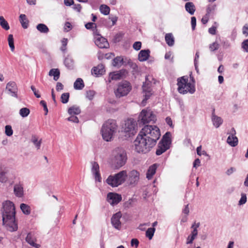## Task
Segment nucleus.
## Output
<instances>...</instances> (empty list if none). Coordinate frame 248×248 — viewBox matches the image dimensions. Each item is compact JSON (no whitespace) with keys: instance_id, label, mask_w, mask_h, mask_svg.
Listing matches in <instances>:
<instances>
[{"instance_id":"1","label":"nucleus","mask_w":248,"mask_h":248,"mask_svg":"<svg viewBox=\"0 0 248 248\" xmlns=\"http://www.w3.org/2000/svg\"><path fill=\"white\" fill-rule=\"evenodd\" d=\"M160 136V130L156 126L145 125L134 141L136 151L144 154L149 152L155 145Z\"/></svg>"},{"instance_id":"2","label":"nucleus","mask_w":248,"mask_h":248,"mask_svg":"<svg viewBox=\"0 0 248 248\" xmlns=\"http://www.w3.org/2000/svg\"><path fill=\"white\" fill-rule=\"evenodd\" d=\"M15 207L14 203L10 201L3 204L2 220L3 225L10 232L16 231L18 229L17 223L15 219Z\"/></svg>"},{"instance_id":"3","label":"nucleus","mask_w":248,"mask_h":248,"mask_svg":"<svg viewBox=\"0 0 248 248\" xmlns=\"http://www.w3.org/2000/svg\"><path fill=\"white\" fill-rule=\"evenodd\" d=\"M117 128L118 125L115 120L109 119L107 121L103 124L101 129L103 139L107 141H110Z\"/></svg>"},{"instance_id":"4","label":"nucleus","mask_w":248,"mask_h":248,"mask_svg":"<svg viewBox=\"0 0 248 248\" xmlns=\"http://www.w3.org/2000/svg\"><path fill=\"white\" fill-rule=\"evenodd\" d=\"M126 160V154L123 149L117 148L113 151L111 162L114 168H120L125 164Z\"/></svg>"},{"instance_id":"5","label":"nucleus","mask_w":248,"mask_h":248,"mask_svg":"<svg viewBox=\"0 0 248 248\" xmlns=\"http://www.w3.org/2000/svg\"><path fill=\"white\" fill-rule=\"evenodd\" d=\"M178 91L180 93L185 94L187 93H193L195 91L194 84L188 82L187 76H183L177 79Z\"/></svg>"},{"instance_id":"6","label":"nucleus","mask_w":248,"mask_h":248,"mask_svg":"<svg viewBox=\"0 0 248 248\" xmlns=\"http://www.w3.org/2000/svg\"><path fill=\"white\" fill-rule=\"evenodd\" d=\"M127 176L126 170H122L114 175H109L106 180V183L111 186L114 187L124 183Z\"/></svg>"},{"instance_id":"7","label":"nucleus","mask_w":248,"mask_h":248,"mask_svg":"<svg viewBox=\"0 0 248 248\" xmlns=\"http://www.w3.org/2000/svg\"><path fill=\"white\" fill-rule=\"evenodd\" d=\"M171 144V133L167 132L163 136L161 140L159 142L155 154L160 155L165 152L170 147Z\"/></svg>"},{"instance_id":"8","label":"nucleus","mask_w":248,"mask_h":248,"mask_svg":"<svg viewBox=\"0 0 248 248\" xmlns=\"http://www.w3.org/2000/svg\"><path fill=\"white\" fill-rule=\"evenodd\" d=\"M155 84V79L151 76L146 77L145 82L142 86L143 92L144 94V99L142 101V104L144 106L147 100L153 94L152 85V83Z\"/></svg>"},{"instance_id":"9","label":"nucleus","mask_w":248,"mask_h":248,"mask_svg":"<svg viewBox=\"0 0 248 248\" xmlns=\"http://www.w3.org/2000/svg\"><path fill=\"white\" fill-rule=\"evenodd\" d=\"M132 90L131 84L127 81H123L118 85L117 90L115 91V95L118 97L127 95Z\"/></svg>"},{"instance_id":"10","label":"nucleus","mask_w":248,"mask_h":248,"mask_svg":"<svg viewBox=\"0 0 248 248\" xmlns=\"http://www.w3.org/2000/svg\"><path fill=\"white\" fill-rule=\"evenodd\" d=\"M137 124L134 119L130 118L125 121L123 127L124 131L127 133L129 136L134 135L136 133Z\"/></svg>"},{"instance_id":"11","label":"nucleus","mask_w":248,"mask_h":248,"mask_svg":"<svg viewBox=\"0 0 248 248\" xmlns=\"http://www.w3.org/2000/svg\"><path fill=\"white\" fill-rule=\"evenodd\" d=\"M141 122L144 124H147L153 122L155 123L156 120L155 116L153 112L150 110L143 109L141 111L140 114Z\"/></svg>"},{"instance_id":"12","label":"nucleus","mask_w":248,"mask_h":248,"mask_svg":"<svg viewBox=\"0 0 248 248\" xmlns=\"http://www.w3.org/2000/svg\"><path fill=\"white\" fill-rule=\"evenodd\" d=\"M121 195L113 192H109L107 195V201L112 205L117 204L122 201Z\"/></svg>"},{"instance_id":"13","label":"nucleus","mask_w":248,"mask_h":248,"mask_svg":"<svg viewBox=\"0 0 248 248\" xmlns=\"http://www.w3.org/2000/svg\"><path fill=\"white\" fill-rule=\"evenodd\" d=\"M122 216L121 212H118L114 214L111 218L112 225L114 228L118 230H120L122 227V223L120 221Z\"/></svg>"},{"instance_id":"14","label":"nucleus","mask_w":248,"mask_h":248,"mask_svg":"<svg viewBox=\"0 0 248 248\" xmlns=\"http://www.w3.org/2000/svg\"><path fill=\"white\" fill-rule=\"evenodd\" d=\"M235 130L234 128L231 129V135H230L227 138V143L232 147H235L238 144V139L235 136Z\"/></svg>"},{"instance_id":"15","label":"nucleus","mask_w":248,"mask_h":248,"mask_svg":"<svg viewBox=\"0 0 248 248\" xmlns=\"http://www.w3.org/2000/svg\"><path fill=\"white\" fill-rule=\"evenodd\" d=\"M97 35L98 37H95V40L96 45L101 48H107L109 44L107 39L101 36L100 34Z\"/></svg>"},{"instance_id":"16","label":"nucleus","mask_w":248,"mask_h":248,"mask_svg":"<svg viewBox=\"0 0 248 248\" xmlns=\"http://www.w3.org/2000/svg\"><path fill=\"white\" fill-rule=\"evenodd\" d=\"M26 242L29 243L31 246L35 247V248H39L40 247L39 244L36 243V238L34 234L32 232L28 233L26 238Z\"/></svg>"},{"instance_id":"17","label":"nucleus","mask_w":248,"mask_h":248,"mask_svg":"<svg viewBox=\"0 0 248 248\" xmlns=\"http://www.w3.org/2000/svg\"><path fill=\"white\" fill-rule=\"evenodd\" d=\"M92 171L94 175L95 180L101 182V177L99 172V166L97 162H93V163Z\"/></svg>"},{"instance_id":"18","label":"nucleus","mask_w":248,"mask_h":248,"mask_svg":"<svg viewBox=\"0 0 248 248\" xmlns=\"http://www.w3.org/2000/svg\"><path fill=\"white\" fill-rule=\"evenodd\" d=\"M139 172L136 170H133L130 171L129 174V181L130 185L136 184L139 180Z\"/></svg>"},{"instance_id":"19","label":"nucleus","mask_w":248,"mask_h":248,"mask_svg":"<svg viewBox=\"0 0 248 248\" xmlns=\"http://www.w3.org/2000/svg\"><path fill=\"white\" fill-rule=\"evenodd\" d=\"M105 72V66L102 64H99L97 66L93 67L92 70V74L96 76L102 75Z\"/></svg>"},{"instance_id":"20","label":"nucleus","mask_w":248,"mask_h":248,"mask_svg":"<svg viewBox=\"0 0 248 248\" xmlns=\"http://www.w3.org/2000/svg\"><path fill=\"white\" fill-rule=\"evenodd\" d=\"M6 89L12 93V96L17 97V88L15 82H9L6 85Z\"/></svg>"},{"instance_id":"21","label":"nucleus","mask_w":248,"mask_h":248,"mask_svg":"<svg viewBox=\"0 0 248 248\" xmlns=\"http://www.w3.org/2000/svg\"><path fill=\"white\" fill-rule=\"evenodd\" d=\"M14 192L16 196L22 197L24 194L23 185L21 184H17L14 186Z\"/></svg>"},{"instance_id":"22","label":"nucleus","mask_w":248,"mask_h":248,"mask_svg":"<svg viewBox=\"0 0 248 248\" xmlns=\"http://www.w3.org/2000/svg\"><path fill=\"white\" fill-rule=\"evenodd\" d=\"M157 168L156 164H154L149 167L146 173V177L148 179L150 180L152 178L153 175L155 173Z\"/></svg>"},{"instance_id":"23","label":"nucleus","mask_w":248,"mask_h":248,"mask_svg":"<svg viewBox=\"0 0 248 248\" xmlns=\"http://www.w3.org/2000/svg\"><path fill=\"white\" fill-rule=\"evenodd\" d=\"M149 50H141L138 55V59L140 61L143 62L147 60L150 56Z\"/></svg>"},{"instance_id":"24","label":"nucleus","mask_w":248,"mask_h":248,"mask_svg":"<svg viewBox=\"0 0 248 248\" xmlns=\"http://www.w3.org/2000/svg\"><path fill=\"white\" fill-rule=\"evenodd\" d=\"M186 10L191 15L194 14L196 8L194 4L192 2H187L185 4Z\"/></svg>"},{"instance_id":"25","label":"nucleus","mask_w":248,"mask_h":248,"mask_svg":"<svg viewBox=\"0 0 248 248\" xmlns=\"http://www.w3.org/2000/svg\"><path fill=\"white\" fill-rule=\"evenodd\" d=\"M19 21L21 24L22 27L24 29H27L28 27L29 21L25 15L21 14L20 15Z\"/></svg>"},{"instance_id":"26","label":"nucleus","mask_w":248,"mask_h":248,"mask_svg":"<svg viewBox=\"0 0 248 248\" xmlns=\"http://www.w3.org/2000/svg\"><path fill=\"white\" fill-rule=\"evenodd\" d=\"M48 75L49 76H53L54 80L57 81L60 78V72L57 68H53L49 71Z\"/></svg>"},{"instance_id":"27","label":"nucleus","mask_w":248,"mask_h":248,"mask_svg":"<svg viewBox=\"0 0 248 248\" xmlns=\"http://www.w3.org/2000/svg\"><path fill=\"white\" fill-rule=\"evenodd\" d=\"M165 39L166 43L169 46H171L174 44V39L171 33H168L166 34Z\"/></svg>"},{"instance_id":"28","label":"nucleus","mask_w":248,"mask_h":248,"mask_svg":"<svg viewBox=\"0 0 248 248\" xmlns=\"http://www.w3.org/2000/svg\"><path fill=\"white\" fill-rule=\"evenodd\" d=\"M122 75L118 72H112L109 74L108 77V82H110L111 80H118L121 78Z\"/></svg>"},{"instance_id":"29","label":"nucleus","mask_w":248,"mask_h":248,"mask_svg":"<svg viewBox=\"0 0 248 248\" xmlns=\"http://www.w3.org/2000/svg\"><path fill=\"white\" fill-rule=\"evenodd\" d=\"M74 87L76 90L82 89L84 87L83 80L80 78H78L74 82Z\"/></svg>"},{"instance_id":"30","label":"nucleus","mask_w":248,"mask_h":248,"mask_svg":"<svg viewBox=\"0 0 248 248\" xmlns=\"http://www.w3.org/2000/svg\"><path fill=\"white\" fill-rule=\"evenodd\" d=\"M7 173V170L6 169H0V182L1 183H5L8 180V178L6 176Z\"/></svg>"},{"instance_id":"31","label":"nucleus","mask_w":248,"mask_h":248,"mask_svg":"<svg viewBox=\"0 0 248 248\" xmlns=\"http://www.w3.org/2000/svg\"><path fill=\"white\" fill-rule=\"evenodd\" d=\"M212 121L213 123V124L217 127H218L222 123L223 121L222 119L217 117L214 114H213L212 116Z\"/></svg>"},{"instance_id":"32","label":"nucleus","mask_w":248,"mask_h":248,"mask_svg":"<svg viewBox=\"0 0 248 248\" xmlns=\"http://www.w3.org/2000/svg\"><path fill=\"white\" fill-rule=\"evenodd\" d=\"M68 112L70 115H72L79 114L81 111L79 107L73 106L68 109Z\"/></svg>"},{"instance_id":"33","label":"nucleus","mask_w":248,"mask_h":248,"mask_svg":"<svg viewBox=\"0 0 248 248\" xmlns=\"http://www.w3.org/2000/svg\"><path fill=\"white\" fill-rule=\"evenodd\" d=\"M37 29L42 33H47L49 31V29L44 24H39L36 27Z\"/></svg>"},{"instance_id":"34","label":"nucleus","mask_w":248,"mask_h":248,"mask_svg":"<svg viewBox=\"0 0 248 248\" xmlns=\"http://www.w3.org/2000/svg\"><path fill=\"white\" fill-rule=\"evenodd\" d=\"M0 25L3 29L6 31L10 29L8 23L2 16H0Z\"/></svg>"},{"instance_id":"35","label":"nucleus","mask_w":248,"mask_h":248,"mask_svg":"<svg viewBox=\"0 0 248 248\" xmlns=\"http://www.w3.org/2000/svg\"><path fill=\"white\" fill-rule=\"evenodd\" d=\"M20 209L23 213L26 215H29L31 213L30 207L25 203H21L20 204Z\"/></svg>"},{"instance_id":"36","label":"nucleus","mask_w":248,"mask_h":248,"mask_svg":"<svg viewBox=\"0 0 248 248\" xmlns=\"http://www.w3.org/2000/svg\"><path fill=\"white\" fill-rule=\"evenodd\" d=\"M100 11L104 15H108L109 13L110 8L106 5H101L100 7Z\"/></svg>"},{"instance_id":"37","label":"nucleus","mask_w":248,"mask_h":248,"mask_svg":"<svg viewBox=\"0 0 248 248\" xmlns=\"http://www.w3.org/2000/svg\"><path fill=\"white\" fill-rule=\"evenodd\" d=\"M155 230V228H148L146 232V236L150 240L152 239L154 236Z\"/></svg>"},{"instance_id":"38","label":"nucleus","mask_w":248,"mask_h":248,"mask_svg":"<svg viewBox=\"0 0 248 248\" xmlns=\"http://www.w3.org/2000/svg\"><path fill=\"white\" fill-rule=\"evenodd\" d=\"M9 46L11 50L13 51L15 49L14 38L12 34H9L8 38Z\"/></svg>"},{"instance_id":"39","label":"nucleus","mask_w":248,"mask_h":248,"mask_svg":"<svg viewBox=\"0 0 248 248\" xmlns=\"http://www.w3.org/2000/svg\"><path fill=\"white\" fill-rule=\"evenodd\" d=\"M30 110L27 108H23L20 109L19 114L22 117H26L30 114Z\"/></svg>"},{"instance_id":"40","label":"nucleus","mask_w":248,"mask_h":248,"mask_svg":"<svg viewBox=\"0 0 248 248\" xmlns=\"http://www.w3.org/2000/svg\"><path fill=\"white\" fill-rule=\"evenodd\" d=\"M199 226L200 223H196L195 222L191 227L192 228H193V230L192 231L191 235L195 238L198 234L197 228L199 227Z\"/></svg>"},{"instance_id":"41","label":"nucleus","mask_w":248,"mask_h":248,"mask_svg":"<svg viewBox=\"0 0 248 248\" xmlns=\"http://www.w3.org/2000/svg\"><path fill=\"white\" fill-rule=\"evenodd\" d=\"M69 96L70 95L68 93H62L61 97L62 102L63 104L67 103L69 100Z\"/></svg>"},{"instance_id":"42","label":"nucleus","mask_w":248,"mask_h":248,"mask_svg":"<svg viewBox=\"0 0 248 248\" xmlns=\"http://www.w3.org/2000/svg\"><path fill=\"white\" fill-rule=\"evenodd\" d=\"M95 94V91L89 90L86 92V97L90 100H92Z\"/></svg>"},{"instance_id":"43","label":"nucleus","mask_w":248,"mask_h":248,"mask_svg":"<svg viewBox=\"0 0 248 248\" xmlns=\"http://www.w3.org/2000/svg\"><path fill=\"white\" fill-rule=\"evenodd\" d=\"M32 142L36 146L37 148L39 149L41 146V140L38 141V139L36 136H33L31 139Z\"/></svg>"},{"instance_id":"44","label":"nucleus","mask_w":248,"mask_h":248,"mask_svg":"<svg viewBox=\"0 0 248 248\" xmlns=\"http://www.w3.org/2000/svg\"><path fill=\"white\" fill-rule=\"evenodd\" d=\"M62 42V46L61 47V50L64 52L66 49V46L67 45L68 40L66 38H63L61 41Z\"/></svg>"},{"instance_id":"45","label":"nucleus","mask_w":248,"mask_h":248,"mask_svg":"<svg viewBox=\"0 0 248 248\" xmlns=\"http://www.w3.org/2000/svg\"><path fill=\"white\" fill-rule=\"evenodd\" d=\"M13 131L11 126L7 125L5 126V134L8 136H11L13 135Z\"/></svg>"},{"instance_id":"46","label":"nucleus","mask_w":248,"mask_h":248,"mask_svg":"<svg viewBox=\"0 0 248 248\" xmlns=\"http://www.w3.org/2000/svg\"><path fill=\"white\" fill-rule=\"evenodd\" d=\"M216 5H209L206 9V14L210 16V14L215 10L216 8Z\"/></svg>"},{"instance_id":"47","label":"nucleus","mask_w":248,"mask_h":248,"mask_svg":"<svg viewBox=\"0 0 248 248\" xmlns=\"http://www.w3.org/2000/svg\"><path fill=\"white\" fill-rule=\"evenodd\" d=\"M219 48V44L217 42H214L209 46V49L211 51H214L218 49Z\"/></svg>"},{"instance_id":"48","label":"nucleus","mask_w":248,"mask_h":248,"mask_svg":"<svg viewBox=\"0 0 248 248\" xmlns=\"http://www.w3.org/2000/svg\"><path fill=\"white\" fill-rule=\"evenodd\" d=\"M123 62V59L120 57H117L113 59V65L114 66H116L119 65V63H121Z\"/></svg>"},{"instance_id":"49","label":"nucleus","mask_w":248,"mask_h":248,"mask_svg":"<svg viewBox=\"0 0 248 248\" xmlns=\"http://www.w3.org/2000/svg\"><path fill=\"white\" fill-rule=\"evenodd\" d=\"M86 28L88 30L94 29V28H96V24L93 22H89L85 24V25Z\"/></svg>"},{"instance_id":"50","label":"nucleus","mask_w":248,"mask_h":248,"mask_svg":"<svg viewBox=\"0 0 248 248\" xmlns=\"http://www.w3.org/2000/svg\"><path fill=\"white\" fill-rule=\"evenodd\" d=\"M68 121H71L74 123H78V118L75 116V115H72L70 116L68 119Z\"/></svg>"},{"instance_id":"51","label":"nucleus","mask_w":248,"mask_h":248,"mask_svg":"<svg viewBox=\"0 0 248 248\" xmlns=\"http://www.w3.org/2000/svg\"><path fill=\"white\" fill-rule=\"evenodd\" d=\"M133 48L136 50H139L141 47V43L140 42H136L133 46Z\"/></svg>"},{"instance_id":"52","label":"nucleus","mask_w":248,"mask_h":248,"mask_svg":"<svg viewBox=\"0 0 248 248\" xmlns=\"http://www.w3.org/2000/svg\"><path fill=\"white\" fill-rule=\"evenodd\" d=\"M247 202V197L246 194H242L241 198L239 202V204H243Z\"/></svg>"},{"instance_id":"53","label":"nucleus","mask_w":248,"mask_h":248,"mask_svg":"<svg viewBox=\"0 0 248 248\" xmlns=\"http://www.w3.org/2000/svg\"><path fill=\"white\" fill-rule=\"evenodd\" d=\"M191 24L192 30H194L196 26V18L195 17L192 16L191 18Z\"/></svg>"},{"instance_id":"54","label":"nucleus","mask_w":248,"mask_h":248,"mask_svg":"<svg viewBox=\"0 0 248 248\" xmlns=\"http://www.w3.org/2000/svg\"><path fill=\"white\" fill-rule=\"evenodd\" d=\"M242 47L247 52H248V39L245 40L242 43Z\"/></svg>"},{"instance_id":"55","label":"nucleus","mask_w":248,"mask_h":248,"mask_svg":"<svg viewBox=\"0 0 248 248\" xmlns=\"http://www.w3.org/2000/svg\"><path fill=\"white\" fill-rule=\"evenodd\" d=\"M31 89L33 92L34 94L37 98H40L41 97L40 94L39 93L38 91H37L34 86H31Z\"/></svg>"},{"instance_id":"56","label":"nucleus","mask_w":248,"mask_h":248,"mask_svg":"<svg viewBox=\"0 0 248 248\" xmlns=\"http://www.w3.org/2000/svg\"><path fill=\"white\" fill-rule=\"evenodd\" d=\"M40 104L43 107L44 109V110L46 112H45V115H46L47 114V112H48V109H47V105H46V102L45 101H44V100H42L40 102Z\"/></svg>"},{"instance_id":"57","label":"nucleus","mask_w":248,"mask_h":248,"mask_svg":"<svg viewBox=\"0 0 248 248\" xmlns=\"http://www.w3.org/2000/svg\"><path fill=\"white\" fill-rule=\"evenodd\" d=\"M209 15H208L207 14H205L202 18V22L203 24H206L208 20H209Z\"/></svg>"},{"instance_id":"58","label":"nucleus","mask_w":248,"mask_h":248,"mask_svg":"<svg viewBox=\"0 0 248 248\" xmlns=\"http://www.w3.org/2000/svg\"><path fill=\"white\" fill-rule=\"evenodd\" d=\"M166 122L170 127L173 128L174 125H173L171 119L170 117H167L166 118Z\"/></svg>"},{"instance_id":"59","label":"nucleus","mask_w":248,"mask_h":248,"mask_svg":"<svg viewBox=\"0 0 248 248\" xmlns=\"http://www.w3.org/2000/svg\"><path fill=\"white\" fill-rule=\"evenodd\" d=\"M56 89L58 92L62 91L63 89V85L61 82H57L56 84Z\"/></svg>"},{"instance_id":"60","label":"nucleus","mask_w":248,"mask_h":248,"mask_svg":"<svg viewBox=\"0 0 248 248\" xmlns=\"http://www.w3.org/2000/svg\"><path fill=\"white\" fill-rule=\"evenodd\" d=\"M195 239V237H193L191 235H190L188 236L187 238L186 244H192L193 243V241Z\"/></svg>"},{"instance_id":"61","label":"nucleus","mask_w":248,"mask_h":248,"mask_svg":"<svg viewBox=\"0 0 248 248\" xmlns=\"http://www.w3.org/2000/svg\"><path fill=\"white\" fill-rule=\"evenodd\" d=\"M216 27L213 26L209 29L208 31L211 34L215 35L216 33Z\"/></svg>"},{"instance_id":"62","label":"nucleus","mask_w":248,"mask_h":248,"mask_svg":"<svg viewBox=\"0 0 248 248\" xmlns=\"http://www.w3.org/2000/svg\"><path fill=\"white\" fill-rule=\"evenodd\" d=\"M65 30H66L67 31H70L72 29V25L69 22H67L65 24Z\"/></svg>"},{"instance_id":"63","label":"nucleus","mask_w":248,"mask_h":248,"mask_svg":"<svg viewBox=\"0 0 248 248\" xmlns=\"http://www.w3.org/2000/svg\"><path fill=\"white\" fill-rule=\"evenodd\" d=\"M109 19L111 20V21L112 22V26H114L116 24V22L118 20V17L114 16H111L109 17Z\"/></svg>"},{"instance_id":"64","label":"nucleus","mask_w":248,"mask_h":248,"mask_svg":"<svg viewBox=\"0 0 248 248\" xmlns=\"http://www.w3.org/2000/svg\"><path fill=\"white\" fill-rule=\"evenodd\" d=\"M139 241L137 239H132L131 241V244L132 246H135L136 247H138L139 245Z\"/></svg>"}]
</instances>
